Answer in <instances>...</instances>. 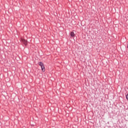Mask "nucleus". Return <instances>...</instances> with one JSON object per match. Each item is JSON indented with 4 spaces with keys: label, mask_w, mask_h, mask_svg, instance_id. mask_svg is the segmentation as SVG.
<instances>
[{
    "label": "nucleus",
    "mask_w": 128,
    "mask_h": 128,
    "mask_svg": "<svg viewBox=\"0 0 128 128\" xmlns=\"http://www.w3.org/2000/svg\"><path fill=\"white\" fill-rule=\"evenodd\" d=\"M21 41L25 46H26V44H27V41L26 40L22 38L21 39Z\"/></svg>",
    "instance_id": "nucleus-1"
},
{
    "label": "nucleus",
    "mask_w": 128,
    "mask_h": 128,
    "mask_svg": "<svg viewBox=\"0 0 128 128\" xmlns=\"http://www.w3.org/2000/svg\"><path fill=\"white\" fill-rule=\"evenodd\" d=\"M38 65H40L42 68L44 66V64L42 62H38Z\"/></svg>",
    "instance_id": "nucleus-2"
},
{
    "label": "nucleus",
    "mask_w": 128,
    "mask_h": 128,
    "mask_svg": "<svg viewBox=\"0 0 128 128\" xmlns=\"http://www.w3.org/2000/svg\"><path fill=\"white\" fill-rule=\"evenodd\" d=\"M70 34V36L72 37H74V34L73 32H71Z\"/></svg>",
    "instance_id": "nucleus-3"
},
{
    "label": "nucleus",
    "mask_w": 128,
    "mask_h": 128,
    "mask_svg": "<svg viewBox=\"0 0 128 128\" xmlns=\"http://www.w3.org/2000/svg\"><path fill=\"white\" fill-rule=\"evenodd\" d=\"M41 68H42V71L44 72L45 68H44V65L42 66L41 67Z\"/></svg>",
    "instance_id": "nucleus-4"
},
{
    "label": "nucleus",
    "mask_w": 128,
    "mask_h": 128,
    "mask_svg": "<svg viewBox=\"0 0 128 128\" xmlns=\"http://www.w3.org/2000/svg\"><path fill=\"white\" fill-rule=\"evenodd\" d=\"M126 99L128 100V94H127L126 96Z\"/></svg>",
    "instance_id": "nucleus-5"
},
{
    "label": "nucleus",
    "mask_w": 128,
    "mask_h": 128,
    "mask_svg": "<svg viewBox=\"0 0 128 128\" xmlns=\"http://www.w3.org/2000/svg\"><path fill=\"white\" fill-rule=\"evenodd\" d=\"M127 48H128V46H127Z\"/></svg>",
    "instance_id": "nucleus-6"
}]
</instances>
